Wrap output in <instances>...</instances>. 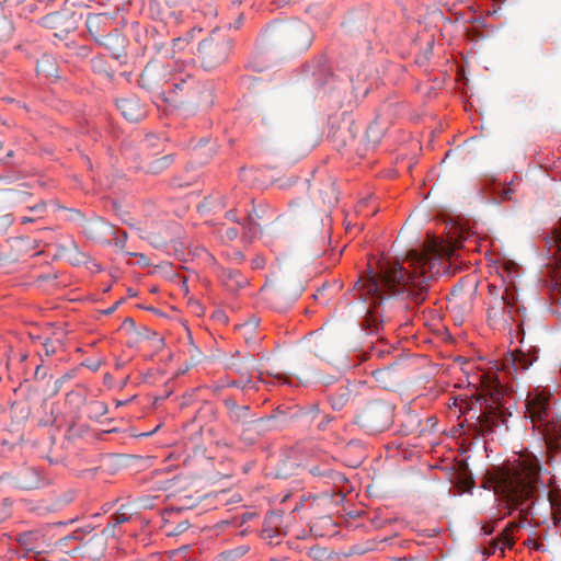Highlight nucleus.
<instances>
[{"mask_svg": "<svg viewBox=\"0 0 561 561\" xmlns=\"http://www.w3.org/2000/svg\"><path fill=\"white\" fill-rule=\"evenodd\" d=\"M275 417V415H270L267 419H259L250 422L245 426H243L242 432L240 433V439L245 444H253L260 436L261 432L265 430L264 423L266 421H271Z\"/></svg>", "mask_w": 561, "mask_h": 561, "instance_id": "nucleus-16", "label": "nucleus"}, {"mask_svg": "<svg viewBox=\"0 0 561 561\" xmlns=\"http://www.w3.org/2000/svg\"><path fill=\"white\" fill-rule=\"evenodd\" d=\"M231 47V39L216 27L198 44L197 59L205 70H213L228 59Z\"/></svg>", "mask_w": 561, "mask_h": 561, "instance_id": "nucleus-6", "label": "nucleus"}, {"mask_svg": "<svg viewBox=\"0 0 561 561\" xmlns=\"http://www.w3.org/2000/svg\"><path fill=\"white\" fill-rule=\"evenodd\" d=\"M228 417L230 422L241 424L242 426H245L253 421L251 420V412L248 405H239L237 409L228 413Z\"/></svg>", "mask_w": 561, "mask_h": 561, "instance_id": "nucleus-26", "label": "nucleus"}, {"mask_svg": "<svg viewBox=\"0 0 561 561\" xmlns=\"http://www.w3.org/2000/svg\"><path fill=\"white\" fill-rule=\"evenodd\" d=\"M219 199H220V205H221V207H226V206H228V205H229V204L227 203V201H226V198H225V197L220 196V197H219Z\"/></svg>", "mask_w": 561, "mask_h": 561, "instance_id": "nucleus-60", "label": "nucleus"}, {"mask_svg": "<svg viewBox=\"0 0 561 561\" xmlns=\"http://www.w3.org/2000/svg\"><path fill=\"white\" fill-rule=\"evenodd\" d=\"M501 268L503 270L501 276L503 278V282L505 283V288L510 287L512 291L516 293L514 279L517 276V264L514 263L513 261L507 260L502 263Z\"/></svg>", "mask_w": 561, "mask_h": 561, "instance_id": "nucleus-22", "label": "nucleus"}, {"mask_svg": "<svg viewBox=\"0 0 561 561\" xmlns=\"http://www.w3.org/2000/svg\"><path fill=\"white\" fill-rule=\"evenodd\" d=\"M309 472L317 478L322 479L325 483H342L346 481L343 473L329 468L327 465H316L310 467Z\"/></svg>", "mask_w": 561, "mask_h": 561, "instance_id": "nucleus-17", "label": "nucleus"}, {"mask_svg": "<svg viewBox=\"0 0 561 561\" xmlns=\"http://www.w3.org/2000/svg\"><path fill=\"white\" fill-rule=\"evenodd\" d=\"M106 542L103 536L94 534L82 545L83 553L90 558H100L105 551Z\"/></svg>", "mask_w": 561, "mask_h": 561, "instance_id": "nucleus-20", "label": "nucleus"}, {"mask_svg": "<svg viewBox=\"0 0 561 561\" xmlns=\"http://www.w3.org/2000/svg\"><path fill=\"white\" fill-rule=\"evenodd\" d=\"M124 301V299H121L118 301H116L111 308H108L107 310L104 311L105 314H111L113 313L117 307Z\"/></svg>", "mask_w": 561, "mask_h": 561, "instance_id": "nucleus-54", "label": "nucleus"}, {"mask_svg": "<svg viewBox=\"0 0 561 561\" xmlns=\"http://www.w3.org/2000/svg\"><path fill=\"white\" fill-rule=\"evenodd\" d=\"M62 379H58L54 382V388L50 391V396H55L61 388Z\"/></svg>", "mask_w": 561, "mask_h": 561, "instance_id": "nucleus-50", "label": "nucleus"}, {"mask_svg": "<svg viewBox=\"0 0 561 561\" xmlns=\"http://www.w3.org/2000/svg\"><path fill=\"white\" fill-rule=\"evenodd\" d=\"M47 376H48V374H47L46 369H44L42 365H37L35 373H34L35 379L44 380L47 378Z\"/></svg>", "mask_w": 561, "mask_h": 561, "instance_id": "nucleus-45", "label": "nucleus"}, {"mask_svg": "<svg viewBox=\"0 0 561 561\" xmlns=\"http://www.w3.org/2000/svg\"><path fill=\"white\" fill-rule=\"evenodd\" d=\"M259 319L252 318L239 327L240 332L247 340H249V335H251L259 327Z\"/></svg>", "mask_w": 561, "mask_h": 561, "instance_id": "nucleus-37", "label": "nucleus"}, {"mask_svg": "<svg viewBox=\"0 0 561 561\" xmlns=\"http://www.w3.org/2000/svg\"><path fill=\"white\" fill-rule=\"evenodd\" d=\"M279 515L271 513L265 517L263 534L266 538H273L277 534Z\"/></svg>", "mask_w": 561, "mask_h": 561, "instance_id": "nucleus-33", "label": "nucleus"}, {"mask_svg": "<svg viewBox=\"0 0 561 561\" xmlns=\"http://www.w3.org/2000/svg\"><path fill=\"white\" fill-rule=\"evenodd\" d=\"M490 402L485 404L483 411L477 416L473 426L482 435H489L494 432L496 427L504 425L507 427V416H511L508 408L504 407V403L500 398V390L497 387L494 388V392L490 393Z\"/></svg>", "mask_w": 561, "mask_h": 561, "instance_id": "nucleus-9", "label": "nucleus"}, {"mask_svg": "<svg viewBox=\"0 0 561 561\" xmlns=\"http://www.w3.org/2000/svg\"><path fill=\"white\" fill-rule=\"evenodd\" d=\"M173 162L172 154H165L158 159L152 160L146 165V169L149 173L159 174L165 169H168Z\"/></svg>", "mask_w": 561, "mask_h": 561, "instance_id": "nucleus-28", "label": "nucleus"}, {"mask_svg": "<svg viewBox=\"0 0 561 561\" xmlns=\"http://www.w3.org/2000/svg\"><path fill=\"white\" fill-rule=\"evenodd\" d=\"M252 265L254 268H262L264 265V260L262 257H256L252 261Z\"/></svg>", "mask_w": 561, "mask_h": 561, "instance_id": "nucleus-52", "label": "nucleus"}, {"mask_svg": "<svg viewBox=\"0 0 561 561\" xmlns=\"http://www.w3.org/2000/svg\"><path fill=\"white\" fill-rule=\"evenodd\" d=\"M118 525H114V522L111 519V522L106 525V527L102 530L103 538L105 537H114L116 535V527Z\"/></svg>", "mask_w": 561, "mask_h": 561, "instance_id": "nucleus-43", "label": "nucleus"}, {"mask_svg": "<svg viewBox=\"0 0 561 561\" xmlns=\"http://www.w3.org/2000/svg\"><path fill=\"white\" fill-rule=\"evenodd\" d=\"M524 307L518 305L517 293L512 291L510 287L504 289L501 299H495L488 309V321L491 325L496 327L502 324L512 329V323L515 322L518 329V334L522 335L520 343L524 342V328L523 314Z\"/></svg>", "mask_w": 561, "mask_h": 561, "instance_id": "nucleus-5", "label": "nucleus"}, {"mask_svg": "<svg viewBox=\"0 0 561 561\" xmlns=\"http://www.w3.org/2000/svg\"><path fill=\"white\" fill-rule=\"evenodd\" d=\"M331 421H332V417L330 415H325L323 417V420L319 423L318 427L320 430H324L328 426V424L331 423Z\"/></svg>", "mask_w": 561, "mask_h": 561, "instance_id": "nucleus-49", "label": "nucleus"}, {"mask_svg": "<svg viewBox=\"0 0 561 561\" xmlns=\"http://www.w3.org/2000/svg\"><path fill=\"white\" fill-rule=\"evenodd\" d=\"M234 371L240 376V379H243L244 376H250L242 367H236Z\"/></svg>", "mask_w": 561, "mask_h": 561, "instance_id": "nucleus-55", "label": "nucleus"}, {"mask_svg": "<svg viewBox=\"0 0 561 561\" xmlns=\"http://www.w3.org/2000/svg\"><path fill=\"white\" fill-rule=\"evenodd\" d=\"M366 137L369 141L374 142V144H377L379 141V136H378V130H377V127L374 126V125H370L368 128H367V131H366Z\"/></svg>", "mask_w": 561, "mask_h": 561, "instance_id": "nucleus-42", "label": "nucleus"}, {"mask_svg": "<svg viewBox=\"0 0 561 561\" xmlns=\"http://www.w3.org/2000/svg\"><path fill=\"white\" fill-rule=\"evenodd\" d=\"M252 383V380H251V377L250 376H244L243 379H238V380H232V381H228L226 383V386L228 387H236V388H241V389H244L247 387H250Z\"/></svg>", "mask_w": 561, "mask_h": 561, "instance_id": "nucleus-40", "label": "nucleus"}, {"mask_svg": "<svg viewBox=\"0 0 561 561\" xmlns=\"http://www.w3.org/2000/svg\"><path fill=\"white\" fill-rule=\"evenodd\" d=\"M41 24L50 30L59 31L60 33H67L73 28V13L67 11H57L45 15L41 20Z\"/></svg>", "mask_w": 561, "mask_h": 561, "instance_id": "nucleus-11", "label": "nucleus"}, {"mask_svg": "<svg viewBox=\"0 0 561 561\" xmlns=\"http://www.w3.org/2000/svg\"><path fill=\"white\" fill-rule=\"evenodd\" d=\"M526 412L534 425L545 437L548 444H558L561 439V423L550 409L549 398L542 393L528 397Z\"/></svg>", "mask_w": 561, "mask_h": 561, "instance_id": "nucleus-3", "label": "nucleus"}, {"mask_svg": "<svg viewBox=\"0 0 561 561\" xmlns=\"http://www.w3.org/2000/svg\"><path fill=\"white\" fill-rule=\"evenodd\" d=\"M12 222H13L12 216L11 215H5L2 218L1 227H9Z\"/></svg>", "mask_w": 561, "mask_h": 561, "instance_id": "nucleus-53", "label": "nucleus"}, {"mask_svg": "<svg viewBox=\"0 0 561 561\" xmlns=\"http://www.w3.org/2000/svg\"><path fill=\"white\" fill-rule=\"evenodd\" d=\"M552 242L556 247V254H560V257H556V264H557V271H556V278H557V285L560 286L561 290V217L558 222V226L552 230Z\"/></svg>", "mask_w": 561, "mask_h": 561, "instance_id": "nucleus-24", "label": "nucleus"}, {"mask_svg": "<svg viewBox=\"0 0 561 561\" xmlns=\"http://www.w3.org/2000/svg\"><path fill=\"white\" fill-rule=\"evenodd\" d=\"M36 70L45 77H57V65L53 56L43 55L36 62Z\"/></svg>", "mask_w": 561, "mask_h": 561, "instance_id": "nucleus-23", "label": "nucleus"}, {"mask_svg": "<svg viewBox=\"0 0 561 561\" xmlns=\"http://www.w3.org/2000/svg\"><path fill=\"white\" fill-rule=\"evenodd\" d=\"M56 344L60 345V342L59 341L54 342L49 339L45 340V342L43 343V346L45 350V354L47 356H51L57 352Z\"/></svg>", "mask_w": 561, "mask_h": 561, "instance_id": "nucleus-41", "label": "nucleus"}, {"mask_svg": "<svg viewBox=\"0 0 561 561\" xmlns=\"http://www.w3.org/2000/svg\"><path fill=\"white\" fill-rule=\"evenodd\" d=\"M30 197L31 193L22 188L8 190L4 194V201L10 205L24 204Z\"/></svg>", "mask_w": 561, "mask_h": 561, "instance_id": "nucleus-30", "label": "nucleus"}, {"mask_svg": "<svg viewBox=\"0 0 561 561\" xmlns=\"http://www.w3.org/2000/svg\"><path fill=\"white\" fill-rule=\"evenodd\" d=\"M320 196L322 198L323 205L328 207H332L337 203V190L335 187V183L329 181L323 188L320 190Z\"/></svg>", "mask_w": 561, "mask_h": 561, "instance_id": "nucleus-27", "label": "nucleus"}, {"mask_svg": "<svg viewBox=\"0 0 561 561\" xmlns=\"http://www.w3.org/2000/svg\"><path fill=\"white\" fill-rule=\"evenodd\" d=\"M222 279L226 287L231 291H236L248 284L247 278L236 270H225L222 272Z\"/></svg>", "mask_w": 561, "mask_h": 561, "instance_id": "nucleus-21", "label": "nucleus"}, {"mask_svg": "<svg viewBox=\"0 0 561 561\" xmlns=\"http://www.w3.org/2000/svg\"><path fill=\"white\" fill-rule=\"evenodd\" d=\"M134 515H137L134 506L131 504H124L111 516V519L114 522V525H121L133 519Z\"/></svg>", "mask_w": 561, "mask_h": 561, "instance_id": "nucleus-29", "label": "nucleus"}, {"mask_svg": "<svg viewBox=\"0 0 561 561\" xmlns=\"http://www.w3.org/2000/svg\"><path fill=\"white\" fill-rule=\"evenodd\" d=\"M222 561H234L238 557L234 556L233 550L225 551L219 556Z\"/></svg>", "mask_w": 561, "mask_h": 561, "instance_id": "nucleus-47", "label": "nucleus"}, {"mask_svg": "<svg viewBox=\"0 0 561 561\" xmlns=\"http://www.w3.org/2000/svg\"><path fill=\"white\" fill-rule=\"evenodd\" d=\"M394 407L386 401L369 402L356 416L355 422L367 433L377 434L393 424Z\"/></svg>", "mask_w": 561, "mask_h": 561, "instance_id": "nucleus-7", "label": "nucleus"}, {"mask_svg": "<svg viewBox=\"0 0 561 561\" xmlns=\"http://www.w3.org/2000/svg\"><path fill=\"white\" fill-rule=\"evenodd\" d=\"M494 492L502 497L508 508L519 510L524 514L529 512L538 494L546 493L553 511V525H561V515L558 511L559 495L556 491H547L541 478L540 461L535 457L525 458L501 471L494 481Z\"/></svg>", "mask_w": 561, "mask_h": 561, "instance_id": "nucleus-2", "label": "nucleus"}, {"mask_svg": "<svg viewBox=\"0 0 561 561\" xmlns=\"http://www.w3.org/2000/svg\"><path fill=\"white\" fill-rule=\"evenodd\" d=\"M13 484L22 490H33L39 486V473L33 467H25L13 476Z\"/></svg>", "mask_w": 561, "mask_h": 561, "instance_id": "nucleus-13", "label": "nucleus"}, {"mask_svg": "<svg viewBox=\"0 0 561 561\" xmlns=\"http://www.w3.org/2000/svg\"><path fill=\"white\" fill-rule=\"evenodd\" d=\"M320 413L319 405L317 403H311L307 407L299 408L296 412H294L290 417H307L309 422H312Z\"/></svg>", "mask_w": 561, "mask_h": 561, "instance_id": "nucleus-31", "label": "nucleus"}, {"mask_svg": "<svg viewBox=\"0 0 561 561\" xmlns=\"http://www.w3.org/2000/svg\"><path fill=\"white\" fill-rule=\"evenodd\" d=\"M122 115L129 122H138L146 115V111L138 98L131 95L122 98L116 102Z\"/></svg>", "mask_w": 561, "mask_h": 561, "instance_id": "nucleus-12", "label": "nucleus"}, {"mask_svg": "<svg viewBox=\"0 0 561 561\" xmlns=\"http://www.w3.org/2000/svg\"><path fill=\"white\" fill-rule=\"evenodd\" d=\"M424 268L421 275L409 273L399 262L382 261L379 271L360 277L356 284V290L360 299L370 302L373 307L366 312L362 325L368 334H378L382 328V314L379 306L388 298L396 297L399 308L413 310L427 297V285Z\"/></svg>", "mask_w": 561, "mask_h": 561, "instance_id": "nucleus-1", "label": "nucleus"}, {"mask_svg": "<svg viewBox=\"0 0 561 561\" xmlns=\"http://www.w3.org/2000/svg\"><path fill=\"white\" fill-rule=\"evenodd\" d=\"M44 206H45L44 203H41V204H38V205L34 206V207H31V209L32 210H34V209H43Z\"/></svg>", "mask_w": 561, "mask_h": 561, "instance_id": "nucleus-61", "label": "nucleus"}, {"mask_svg": "<svg viewBox=\"0 0 561 561\" xmlns=\"http://www.w3.org/2000/svg\"><path fill=\"white\" fill-rule=\"evenodd\" d=\"M495 194L497 196L499 202L511 201L514 195V190L511 185L499 186L497 188H495Z\"/></svg>", "mask_w": 561, "mask_h": 561, "instance_id": "nucleus-38", "label": "nucleus"}, {"mask_svg": "<svg viewBox=\"0 0 561 561\" xmlns=\"http://www.w3.org/2000/svg\"><path fill=\"white\" fill-rule=\"evenodd\" d=\"M122 56H123V53H122L121 50H119V51L114 53V57H115L116 59H119Z\"/></svg>", "mask_w": 561, "mask_h": 561, "instance_id": "nucleus-62", "label": "nucleus"}, {"mask_svg": "<svg viewBox=\"0 0 561 561\" xmlns=\"http://www.w3.org/2000/svg\"><path fill=\"white\" fill-rule=\"evenodd\" d=\"M105 20L106 19L103 15H89L85 21V25L90 35L93 36L99 44L105 45L107 48H110V41L115 39L116 42L123 43V39L119 37V35H116L115 37L106 35L103 37L104 39H106V42L101 38L103 34L102 24Z\"/></svg>", "mask_w": 561, "mask_h": 561, "instance_id": "nucleus-14", "label": "nucleus"}, {"mask_svg": "<svg viewBox=\"0 0 561 561\" xmlns=\"http://www.w3.org/2000/svg\"><path fill=\"white\" fill-rule=\"evenodd\" d=\"M32 220H33L32 218L23 217L22 218V224L31 222Z\"/></svg>", "mask_w": 561, "mask_h": 561, "instance_id": "nucleus-63", "label": "nucleus"}, {"mask_svg": "<svg viewBox=\"0 0 561 561\" xmlns=\"http://www.w3.org/2000/svg\"><path fill=\"white\" fill-rule=\"evenodd\" d=\"M236 255H237V259L240 261H242L244 259V256L241 252H237Z\"/></svg>", "mask_w": 561, "mask_h": 561, "instance_id": "nucleus-64", "label": "nucleus"}, {"mask_svg": "<svg viewBox=\"0 0 561 561\" xmlns=\"http://www.w3.org/2000/svg\"><path fill=\"white\" fill-rule=\"evenodd\" d=\"M374 377L377 381L383 382L385 387H387V379L390 377V366L385 368L376 369L373 373Z\"/></svg>", "mask_w": 561, "mask_h": 561, "instance_id": "nucleus-39", "label": "nucleus"}, {"mask_svg": "<svg viewBox=\"0 0 561 561\" xmlns=\"http://www.w3.org/2000/svg\"><path fill=\"white\" fill-rule=\"evenodd\" d=\"M255 514L253 513H245V514H242L241 516V525L244 524L245 522H248L250 518L254 517Z\"/></svg>", "mask_w": 561, "mask_h": 561, "instance_id": "nucleus-57", "label": "nucleus"}, {"mask_svg": "<svg viewBox=\"0 0 561 561\" xmlns=\"http://www.w3.org/2000/svg\"><path fill=\"white\" fill-rule=\"evenodd\" d=\"M92 531V528L89 530H85L84 528H80L75 530L71 535H68L66 537L60 538L55 542L56 548H61L65 543V541H79L82 542L84 539L85 534H90Z\"/></svg>", "mask_w": 561, "mask_h": 561, "instance_id": "nucleus-35", "label": "nucleus"}, {"mask_svg": "<svg viewBox=\"0 0 561 561\" xmlns=\"http://www.w3.org/2000/svg\"><path fill=\"white\" fill-rule=\"evenodd\" d=\"M172 75L169 66L160 60H151L147 64L139 78V85L151 93L165 96L164 85L169 83Z\"/></svg>", "mask_w": 561, "mask_h": 561, "instance_id": "nucleus-10", "label": "nucleus"}, {"mask_svg": "<svg viewBox=\"0 0 561 561\" xmlns=\"http://www.w3.org/2000/svg\"><path fill=\"white\" fill-rule=\"evenodd\" d=\"M516 527L515 524L508 525L497 538L492 539L486 548L485 552L488 556L494 554L497 549L502 552L505 548H512L514 545V539L512 537V529Z\"/></svg>", "mask_w": 561, "mask_h": 561, "instance_id": "nucleus-18", "label": "nucleus"}, {"mask_svg": "<svg viewBox=\"0 0 561 561\" xmlns=\"http://www.w3.org/2000/svg\"><path fill=\"white\" fill-rule=\"evenodd\" d=\"M67 48L69 56H76L78 58H87L90 55V47L87 45H79L76 43H68Z\"/></svg>", "mask_w": 561, "mask_h": 561, "instance_id": "nucleus-36", "label": "nucleus"}, {"mask_svg": "<svg viewBox=\"0 0 561 561\" xmlns=\"http://www.w3.org/2000/svg\"><path fill=\"white\" fill-rule=\"evenodd\" d=\"M124 325H129L130 328L135 327V321L131 318H126L123 322Z\"/></svg>", "mask_w": 561, "mask_h": 561, "instance_id": "nucleus-59", "label": "nucleus"}, {"mask_svg": "<svg viewBox=\"0 0 561 561\" xmlns=\"http://www.w3.org/2000/svg\"><path fill=\"white\" fill-rule=\"evenodd\" d=\"M226 217L232 221H236L237 218H236V213L233 209H230L226 213Z\"/></svg>", "mask_w": 561, "mask_h": 561, "instance_id": "nucleus-58", "label": "nucleus"}, {"mask_svg": "<svg viewBox=\"0 0 561 561\" xmlns=\"http://www.w3.org/2000/svg\"><path fill=\"white\" fill-rule=\"evenodd\" d=\"M271 35L296 51L306 50L312 43L309 25L300 21L280 22L271 26Z\"/></svg>", "mask_w": 561, "mask_h": 561, "instance_id": "nucleus-8", "label": "nucleus"}, {"mask_svg": "<svg viewBox=\"0 0 561 561\" xmlns=\"http://www.w3.org/2000/svg\"><path fill=\"white\" fill-rule=\"evenodd\" d=\"M507 363H511L514 369L517 370H526L534 362V358L529 357L522 350L514 351L510 358L506 359Z\"/></svg>", "mask_w": 561, "mask_h": 561, "instance_id": "nucleus-25", "label": "nucleus"}, {"mask_svg": "<svg viewBox=\"0 0 561 561\" xmlns=\"http://www.w3.org/2000/svg\"><path fill=\"white\" fill-rule=\"evenodd\" d=\"M165 3L170 7H178L182 4L185 0H164Z\"/></svg>", "mask_w": 561, "mask_h": 561, "instance_id": "nucleus-56", "label": "nucleus"}, {"mask_svg": "<svg viewBox=\"0 0 561 561\" xmlns=\"http://www.w3.org/2000/svg\"><path fill=\"white\" fill-rule=\"evenodd\" d=\"M267 215V209L263 206L254 207L248 215L247 220L242 224L244 233L251 238L256 237L262 231L260 220L264 219Z\"/></svg>", "mask_w": 561, "mask_h": 561, "instance_id": "nucleus-15", "label": "nucleus"}, {"mask_svg": "<svg viewBox=\"0 0 561 561\" xmlns=\"http://www.w3.org/2000/svg\"><path fill=\"white\" fill-rule=\"evenodd\" d=\"M437 252L442 255H447L449 259L454 255V250L444 247L438 249Z\"/></svg>", "mask_w": 561, "mask_h": 561, "instance_id": "nucleus-51", "label": "nucleus"}, {"mask_svg": "<svg viewBox=\"0 0 561 561\" xmlns=\"http://www.w3.org/2000/svg\"><path fill=\"white\" fill-rule=\"evenodd\" d=\"M239 234V230L237 228H227L222 233V238L227 240H234Z\"/></svg>", "mask_w": 561, "mask_h": 561, "instance_id": "nucleus-44", "label": "nucleus"}, {"mask_svg": "<svg viewBox=\"0 0 561 561\" xmlns=\"http://www.w3.org/2000/svg\"><path fill=\"white\" fill-rule=\"evenodd\" d=\"M170 87L171 95L164 98L167 102L204 107H209L214 102L213 87L195 80L192 76L174 77Z\"/></svg>", "mask_w": 561, "mask_h": 561, "instance_id": "nucleus-4", "label": "nucleus"}, {"mask_svg": "<svg viewBox=\"0 0 561 561\" xmlns=\"http://www.w3.org/2000/svg\"><path fill=\"white\" fill-rule=\"evenodd\" d=\"M13 24L4 14L3 9L0 7V43L10 39L13 35Z\"/></svg>", "mask_w": 561, "mask_h": 561, "instance_id": "nucleus-32", "label": "nucleus"}, {"mask_svg": "<svg viewBox=\"0 0 561 561\" xmlns=\"http://www.w3.org/2000/svg\"><path fill=\"white\" fill-rule=\"evenodd\" d=\"M248 551H249V547H247V546H241V547L233 549L234 556L238 558L244 556Z\"/></svg>", "mask_w": 561, "mask_h": 561, "instance_id": "nucleus-48", "label": "nucleus"}, {"mask_svg": "<svg viewBox=\"0 0 561 561\" xmlns=\"http://www.w3.org/2000/svg\"><path fill=\"white\" fill-rule=\"evenodd\" d=\"M224 404L228 410V413H230L232 410L237 409L239 404L236 402L232 398H227L224 400Z\"/></svg>", "mask_w": 561, "mask_h": 561, "instance_id": "nucleus-46", "label": "nucleus"}, {"mask_svg": "<svg viewBox=\"0 0 561 561\" xmlns=\"http://www.w3.org/2000/svg\"><path fill=\"white\" fill-rule=\"evenodd\" d=\"M92 69L95 73L103 75L107 78L113 77V69L103 57H94L91 60Z\"/></svg>", "mask_w": 561, "mask_h": 561, "instance_id": "nucleus-34", "label": "nucleus"}, {"mask_svg": "<svg viewBox=\"0 0 561 561\" xmlns=\"http://www.w3.org/2000/svg\"><path fill=\"white\" fill-rule=\"evenodd\" d=\"M353 389L350 385L342 386L328 396L331 408L335 411L344 409L353 399Z\"/></svg>", "mask_w": 561, "mask_h": 561, "instance_id": "nucleus-19", "label": "nucleus"}]
</instances>
